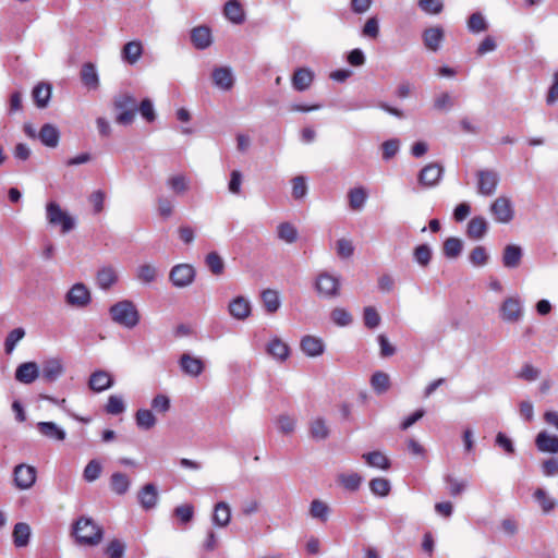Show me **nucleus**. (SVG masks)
Returning <instances> with one entry per match:
<instances>
[{
  "instance_id": "nucleus-1",
  "label": "nucleus",
  "mask_w": 558,
  "mask_h": 558,
  "mask_svg": "<svg viewBox=\"0 0 558 558\" xmlns=\"http://www.w3.org/2000/svg\"><path fill=\"white\" fill-rule=\"evenodd\" d=\"M109 314L113 323L128 329H133L141 320L140 312L131 300L114 303L110 306Z\"/></svg>"
},
{
  "instance_id": "nucleus-2",
  "label": "nucleus",
  "mask_w": 558,
  "mask_h": 558,
  "mask_svg": "<svg viewBox=\"0 0 558 558\" xmlns=\"http://www.w3.org/2000/svg\"><path fill=\"white\" fill-rule=\"evenodd\" d=\"M73 534L80 544L87 546L98 545L104 536L102 529L86 517H82L75 522Z\"/></svg>"
},
{
  "instance_id": "nucleus-3",
  "label": "nucleus",
  "mask_w": 558,
  "mask_h": 558,
  "mask_svg": "<svg viewBox=\"0 0 558 558\" xmlns=\"http://www.w3.org/2000/svg\"><path fill=\"white\" fill-rule=\"evenodd\" d=\"M114 109L119 111L116 122L122 125H129L134 121L137 111V101L131 94H121L114 98Z\"/></svg>"
},
{
  "instance_id": "nucleus-4",
  "label": "nucleus",
  "mask_w": 558,
  "mask_h": 558,
  "mask_svg": "<svg viewBox=\"0 0 558 558\" xmlns=\"http://www.w3.org/2000/svg\"><path fill=\"white\" fill-rule=\"evenodd\" d=\"M315 290L323 299H335L340 295V277L327 271L319 272L315 279Z\"/></svg>"
},
{
  "instance_id": "nucleus-5",
  "label": "nucleus",
  "mask_w": 558,
  "mask_h": 558,
  "mask_svg": "<svg viewBox=\"0 0 558 558\" xmlns=\"http://www.w3.org/2000/svg\"><path fill=\"white\" fill-rule=\"evenodd\" d=\"M46 218L49 225L59 226L62 233H68L75 227V220L56 202L46 205Z\"/></svg>"
},
{
  "instance_id": "nucleus-6",
  "label": "nucleus",
  "mask_w": 558,
  "mask_h": 558,
  "mask_svg": "<svg viewBox=\"0 0 558 558\" xmlns=\"http://www.w3.org/2000/svg\"><path fill=\"white\" fill-rule=\"evenodd\" d=\"M475 177L477 194L488 197L496 193L500 181L497 171L489 169L478 170Z\"/></svg>"
},
{
  "instance_id": "nucleus-7",
  "label": "nucleus",
  "mask_w": 558,
  "mask_h": 558,
  "mask_svg": "<svg viewBox=\"0 0 558 558\" xmlns=\"http://www.w3.org/2000/svg\"><path fill=\"white\" fill-rule=\"evenodd\" d=\"M500 318L510 324L519 323L524 313L522 301L519 296H509L504 300L499 308Z\"/></svg>"
},
{
  "instance_id": "nucleus-8",
  "label": "nucleus",
  "mask_w": 558,
  "mask_h": 558,
  "mask_svg": "<svg viewBox=\"0 0 558 558\" xmlns=\"http://www.w3.org/2000/svg\"><path fill=\"white\" fill-rule=\"evenodd\" d=\"M65 302L72 307L84 308L92 302V295L84 283L77 282L66 292Z\"/></svg>"
},
{
  "instance_id": "nucleus-9",
  "label": "nucleus",
  "mask_w": 558,
  "mask_h": 558,
  "mask_svg": "<svg viewBox=\"0 0 558 558\" xmlns=\"http://www.w3.org/2000/svg\"><path fill=\"white\" fill-rule=\"evenodd\" d=\"M490 213L500 223H509L514 217L512 203L506 196H499L492 203Z\"/></svg>"
},
{
  "instance_id": "nucleus-10",
  "label": "nucleus",
  "mask_w": 558,
  "mask_h": 558,
  "mask_svg": "<svg viewBox=\"0 0 558 558\" xmlns=\"http://www.w3.org/2000/svg\"><path fill=\"white\" fill-rule=\"evenodd\" d=\"M195 278V270L189 264H179L172 267L169 279L177 288L190 286Z\"/></svg>"
},
{
  "instance_id": "nucleus-11",
  "label": "nucleus",
  "mask_w": 558,
  "mask_h": 558,
  "mask_svg": "<svg viewBox=\"0 0 558 558\" xmlns=\"http://www.w3.org/2000/svg\"><path fill=\"white\" fill-rule=\"evenodd\" d=\"M36 469L28 464H19L14 468V484L19 489L25 490L31 488L36 482Z\"/></svg>"
},
{
  "instance_id": "nucleus-12",
  "label": "nucleus",
  "mask_w": 558,
  "mask_h": 558,
  "mask_svg": "<svg viewBox=\"0 0 558 558\" xmlns=\"http://www.w3.org/2000/svg\"><path fill=\"white\" fill-rule=\"evenodd\" d=\"M228 312L232 318L236 320H245L252 314L251 302L248 299L238 295L229 302Z\"/></svg>"
},
{
  "instance_id": "nucleus-13",
  "label": "nucleus",
  "mask_w": 558,
  "mask_h": 558,
  "mask_svg": "<svg viewBox=\"0 0 558 558\" xmlns=\"http://www.w3.org/2000/svg\"><path fill=\"white\" fill-rule=\"evenodd\" d=\"M442 172L444 169L439 163H428L420 171L418 182L424 187H433L439 183Z\"/></svg>"
},
{
  "instance_id": "nucleus-14",
  "label": "nucleus",
  "mask_w": 558,
  "mask_h": 558,
  "mask_svg": "<svg viewBox=\"0 0 558 558\" xmlns=\"http://www.w3.org/2000/svg\"><path fill=\"white\" fill-rule=\"evenodd\" d=\"M179 365L181 371L191 377H198L205 368L204 362L199 357L193 356L190 353H183L180 356Z\"/></svg>"
},
{
  "instance_id": "nucleus-15",
  "label": "nucleus",
  "mask_w": 558,
  "mask_h": 558,
  "mask_svg": "<svg viewBox=\"0 0 558 558\" xmlns=\"http://www.w3.org/2000/svg\"><path fill=\"white\" fill-rule=\"evenodd\" d=\"M300 348L308 357H317L325 352V343L323 339L311 335H306L301 338Z\"/></svg>"
},
{
  "instance_id": "nucleus-16",
  "label": "nucleus",
  "mask_w": 558,
  "mask_h": 558,
  "mask_svg": "<svg viewBox=\"0 0 558 558\" xmlns=\"http://www.w3.org/2000/svg\"><path fill=\"white\" fill-rule=\"evenodd\" d=\"M266 352L279 363L286 362L290 356L289 345L277 336L269 339Z\"/></svg>"
},
{
  "instance_id": "nucleus-17",
  "label": "nucleus",
  "mask_w": 558,
  "mask_h": 558,
  "mask_svg": "<svg viewBox=\"0 0 558 558\" xmlns=\"http://www.w3.org/2000/svg\"><path fill=\"white\" fill-rule=\"evenodd\" d=\"M113 377L107 371L98 369L90 374L88 387L94 392H102L113 386Z\"/></svg>"
},
{
  "instance_id": "nucleus-18",
  "label": "nucleus",
  "mask_w": 558,
  "mask_h": 558,
  "mask_svg": "<svg viewBox=\"0 0 558 558\" xmlns=\"http://www.w3.org/2000/svg\"><path fill=\"white\" fill-rule=\"evenodd\" d=\"M36 428L48 440L61 442L66 438V432L54 422H38Z\"/></svg>"
},
{
  "instance_id": "nucleus-19",
  "label": "nucleus",
  "mask_w": 558,
  "mask_h": 558,
  "mask_svg": "<svg viewBox=\"0 0 558 558\" xmlns=\"http://www.w3.org/2000/svg\"><path fill=\"white\" fill-rule=\"evenodd\" d=\"M214 85L221 90H229L234 84V76L231 68L218 66L213 70Z\"/></svg>"
},
{
  "instance_id": "nucleus-20",
  "label": "nucleus",
  "mask_w": 558,
  "mask_h": 558,
  "mask_svg": "<svg viewBox=\"0 0 558 558\" xmlns=\"http://www.w3.org/2000/svg\"><path fill=\"white\" fill-rule=\"evenodd\" d=\"M39 367L35 362H25L17 366L15 379L22 384L29 385L39 377Z\"/></svg>"
},
{
  "instance_id": "nucleus-21",
  "label": "nucleus",
  "mask_w": 558,
  "mask_h": 558,
  "mask_svg": "<svg viewBox=\"0 0 558 558\" xmlns=\"http://www.w3.org/2000/svg\"><path fill=\"white\" fill-rule=\"evenodd\" d=\"M314 81V72L308 68H299L292 75V86L298 92L308 89Z\"/></svg>"
},
{
  "instance_id": "nucleus-22",
  "label": "nucleus",
  "mask_w": 558,
  "mask_h": 558,
  "mask_svg": "<svg viewBox=\"0 0 558 558\" xmlns=\"http://www.w3.org/2000/svg\"><path fill=\"white\" fill-rule=\"evenodd\" d=\"M166 185L173 194L182 196L190 190L191 180L184 173H177L167 179Z\"/></svg>"
},
{
  "instance_id": "nucleus-23",
  "label": "nucleus",
  "mask_w": 558,
  "mask_h": 558,
  "mask_svg": "<svg viewBox=\"0 0 558 558\" xmlns=\"http://www.w3.org/2000/svg\"><path fill=\"white\" fill-rule=\"evenodd\" d=\"M535 445L542 452L558 453V436L546 430L537 434Z\"/></svg>"
},
{
  "instance_id": "nucleus-24",
  "label": "nucleus",
  "mask_w": 558,
  "mask_h": 558,
  "mask_svg": "<svg viewBox=\"0 0 558 558\" xmlns=\"http://www.w3.org/2000/svg\"><path fill=\"white\" fill-rule=\"evenodd\" d=\"M138 501L145 510L155 508L158 502L157 487L151 483L144 485L138 492Z\"/></svg>"
},
{
  "instance_id": "nucleus-25",
  "label": "nucleus",
  "mask_w": 558,
  "mask_h": 558,
  "mask_svg": "<svg viewBox=\"0 0 558 558\" xmlns=\"http://www.w3.org/2000/svg\"><path fill=\"white\" fill-rule=\"evenodd\" d=\"M64 373V366L60 359L47 360L43 365V378L46 381H56Z\"/></svg>"
},
{
  "instance_id": "nucleus-26",
  "label": "nucleus",
  "mask_w": 558,
  "mask_h": 558,
  "mask_svg": "<svg viewBox=\"0 0 558 558\" xmlns=\"http://www.w3.org/2000/svg\"><path fill=\"white\" fill-rule=\"evenodd\" d=\"M523 256L522 248L515 244L506 245L502 253V265L506 268H517L519 267L521 259Z\"/></svg>"
},
{
  "instance_id": "nucleus-27",
  "label": "nucleus",
  "mask_w": 558,
  "mask_h": 558,
  "mask_svg": "<svg viewBox=\"0 0 558 558\" xmlns=\"http://www.w3.org/2000/svg\"><path fill=\"white\" fill-rule=\"evenodd\" d=\"M191 40L195 48L201 50L206 49L213 43L211 32L206 26L195 27L191 32Z\"/></svg>"
},
{
  "instance_id": "nucleus-28",
  "label": "nucleus",
  "mask_w": 558,
  "mask_h": 558,
  "mask_svg": "<svg viewBox=\"0 0 558 558\" xmlns=\"http://www.w3.org/2000/svg\"><path fill=\"white\" fill-rule=\"evenodd\" d=\"M38 138L45 146L54 148L59 144L60 132L57 126L46 123L41 126Z\"/></svg>"
},
{
  "instance_id": "nucleus-29",
  "label": "nucleus",
  "mask_w": 558,
  "mask_h": 558,
  "mask_svg": "<svg viewBox=\"0 0 558 558\" xmlns=\"http://www.w3.org/2000/svg\"><path fill=\"white\" fill-rule=\"evenodd\" d=\"M444 39V31L440 26L429 27L423 33V41L427 49L437 51Z\"/></svg>"
},
{
  "instance_id": "nucleus-30",
  "label": "nucleus",
  "mask_w": 558,
  "mask_h": 558,
  "mask_svg": "<svg viewBox=\"0 0 558 558\" xmlns=\"http://www.w3.org/2000/svg\"><path fill=\"white\" fill-rule=\"evenodd\" d=\"M488 229L486 219L482 216L473 217L466 228V234L470 239L480 240L484 238Z\"/></svg>"
},
{
  "instance_id": "nucleus-31",
  "label": "nucleus",
  "mask_w": 558,
  "mask_h": 558,
  "mask_svg": "<svg viewBox=\"0 0 558 558\" xmlns=\"http://www.w3.org/2000/svg\"><path fill=\"white\" fill-rule=\"evenodd\" d=\"M97 284L102 290H108L118 281L117 270L112 266H104L97 271Z\"/></svg>"
},
{
  "instance_id": "nucleus-32",
  "label": "nucleus",
  "mask_w": 558,
  "mask_h": 558,
  "mask_svg": "<svg viewBox=\"0 0 558 558\" xmlns=\"http://www.w3.org/2000/svg\"><path fill=\"white\" fill-rule=\"evenodd\" d=\"M349 206L354 211H360L364 208L368 198L367 190L363 186H356L348 192Z\"/></svg>"
},
{
  "instance_id": "nucleus-33",
  "label": "nucleus",
  "mask_w": 558,
  "mask_h": 558,
  "mask_svg": "<svg viewBox=\"0 0 558 558\" xmlns=\"http://www.w3.org/2000/svg\"><path fill=\"white\" fill-rule=\"evenodd\" d=\"M231 520L230 506L225 501L215 505L213 513V523L218 527H226Z\"/></svg>"
},
{
  "instance_id": "nucleus-34",
  "label": "nucleus",
  "mask_w": 558,
  "mask_h": 558,
  "mask_svg": "<svg viewBox=\"0 0 558 558\" xmlns=\"http://www.w3.org/2000/svg\"><path fill=\"white\" fill-rule=\"evenodd\" d=\"M32 535L31 526L25 522H19L14 525L12 537L15 547H26Z\"/></svg>"
},
{
  "instance_id": "nucleus-35",
  "label": "nucleus",
  "mask_w": 558,
  "mask_h": 558,
  "mask_svg": "<svg viewBox=\"0 0 558 558\" xmlns=\"http://www.w3.org/2000/svg\"><path fill=\"white\" fill-rule=\"evenodd\" d=\"M310 435L313 439L320 441L329 436V427L324 417L317 416L310 423Z\"/></svg>"
},
{
  "instance_id": "nucleus-36",
  "label": "nucleus",
  "mask_w": 558,
  "mask_h": 558,
  "mask_svg": "<svg viewBox=\"0 0 558 558\" xmlns=\"http://www.w3.org/2000/svg\"><path fill=\"white\" fill-rule=\"evenodd\" d=\"M52 87L48 83H39L33 89V98L38 108H46L51 98Z\"/></svg>"
},
{
  "instance_id": "nucleus-37",
  "label": "nucleus",
  "mask_w": 558,
  "mask_h": 558,
  "mask_svg": "<svg viewBox=\"0 0 558 558\" xmlns=\"http://www.w3.org/2000/svg\"><path fill=\"white\" fill-rule=\"evenodd\" d=\"M81 80L89 89H97L99 86V77L96 66L93 63H85L81 70Z\"/></svg>"
},
{
  "instance_id": "nucleus-38",
  "label": "nucleus",
  "mask_w": 558,
  "mask_h": 558,
  "mask_svg": "<svg viewBox=\"0 0 558 558\" xmlns=\"http://www.w3.org/2000/svg\"><path fill=\"white\" fill-rule=\"evenodd\" d=\"M135 423L140 429L149 430L157 424V418L151 410L138 409L135 413Z\"/></svg>"
},
{
  "instance_id": "nucleus-39",
  "label": "nucleus",
  "mask_w": 558,
  "mask_h": 558,
  "mask_svg": "<svg viewBox=\"0 0 558 558\" xmlns=\"http://www.w3.org/2000/svg\"><path fill=\"white\" fill-rule=\"evenodd\" d=\"M142 52H143V46H142L141 41H138V40L129 41L124 45V47L122 49V58L128 63L134 64L140 60Z\"/></svg>"
},
{
  "instance_id": "nucleus-40",
  "label": "nucleus",
  "mask_w": 558,
  "mask_h": 558,
  "mask_svg": "<svg viewBox=\"0 0 558 558\" xmlns=\"http://www.w3.org/2000/svg\"><path fill=\"white\" fill-rule=\"evenodd\" d=\"M260 298L267 313L274 314L280 308L281 301L276 290L266 289L262 292Z\"/></svg>"
},
{
  "instance_id": "nucleus-41",
  "label": "nucleus",
  "mask_w": 558,
  "mask_h": 558,
  "mask_svg": "<svg viewBox=\"0 0 558 558\" xmlns=\"http://www.w3.org/2000/svg\"><path fill=\"white\" fill-rule=\"evenodd\" d=\"M225 15L234 24H241L244 22L243 8L236 0H229L225 4Z\"/></svg>"
},
{
  "instance_id": "nucleus-42",
  "label": "nucleus",
  "mask_w": 558,
  "mask_h": 558,
  "mask_svg": "<svg viewBox=\"0 0 558 558\" xmlns=\"http://www.w3.org/2000/svg\"><path fill=\"white\" fill-rule=\"evenodd\" d=\"M131 486L129 476L121 472H116L110 477V487L117 495H124Z\"/></svg>"
},
{
  "instance_id": "nucleus-43",
  "label": "nucleus",
  "mask_w": 558,
  "mask_h": 558,
  "mask_svg": "<svg viewBox=\"0 0 558 558\" xmlns=\"http://www.w3.org/2000/svg\"><path fill=\"white\" fill-rule=\"evenodd\" d=\"M362 458L372 468L387 470L390 466L389 459L380 451H372L364 453Z\"/></svg>"
},
{
  "instance_id": "nucleus-44",
  "label": "nucleus",
  "mask_w": 558,
  "mask_h": 558,
  "mask_svg": "<svg viewBox=\"0 0 558 558\" xmlns=\"http://www.w3.org/2000/svg\"><path fill=\"white\" fill-rule=\"evenodd\" d=\"M468 29L472 34H480L488 28V23L481 12L472 13L466 23Z\"/></svg>"
},
{
  "instance_id": "nucleus-45",
  "label": "nucleus",
  "mask_w": 558,
  "mask_h": 558,
  "mask_svg": "<svg viewBox=\"0 0 558 558\" xmlns=\"http://www.w3.org/2000/svg\"><path fill=\"white\" fill-rule=\"evenodd\" d=\"M277 234L279 240L289 244L294 243L299 235L296 228L290 222L279 223L277 227Z\"/></svg>"
},
{
  "instance_id": "nucleus-46",
  "label": "nucleus",
  "mask_w": 558,
  "mask_h": 558,
  "mask_svg": "<svg viewBox=\"0 0 558 558\" xmlns=\"http://www.w3.org/2000/svg\"><path fill=\"white\" fill-rule=\"evenodd\" d=\"M338 482L350 492H355L359 489L362 483V476L357 473H341L337 477Z\"/></svg>"
},
{
  "instance_id": "nucleus-47",
  "label": "nucleus",
  "mask_w": 558,
  "mask_h": 558,
  "mask_svg": "<svg viewBox=\"0 0 558 558\" xmlns=\"http://www.w3.org/2000/svg\"><path fill=\"white\" fill-rule=\"evenodd\" d=\"M463 248V243L460 239L451 236L444 243V254L447 258H457Z\"/></svg>"
},
{
  "instance_id": "nucleus-48",
  "label": "nucleus",
  "mask_w": 558,
  "mask_h": 558,
  "mask_svg": "<svg viewBox=\"0 0 558 558\" xmlns=\"http://www.w3.org/2000/svg\"><path fill=\"white\" fill-rule=\"evenodd\" d=\"M136 278L143 283H150L157 278V268L151 264L140 265L136 269Z\"/></svg>"
},
{
  "instance_id": "nucleus-49",
  "label": "nucleus",
  "mask_w": 558,
  "mask_h": 558,
  "mask_svg": "<svg viewBox=\"0 0 558 558\" xmlns=\"http://www.w3.org/2000/svg\"><path fill=\"white\" fill-rule=\"evenodd\" d=\"M310 513L312 518L325 522L328 520L329 507L324 501L315 499L311 502Z\"/></svg>"
},
{
  "instance_id": "nucleus-50",
  "label": "nucleus",
  "mask_w": 558,
  "mask_h": 558,
  "mask_svg": "<svg viewBox=\"0 0 558 558\" xmlns=\"http://www.w3.org/2000/svg\"><path fill=\"white\" fill-rule=\"evenodd\" d=\"M25 330L22 327L15 328L9 332L4 341L5 353L11 354L16 344L24 338Z\"/></svg>"
},
{
  "instance_id": "nucleus-51",
  "label": "nucleus",
  "mask_w": 558,
  "mask_h": 558,
  "mask_svg": "<svg viewBox=\"0 0 558 558\" xmlns=\"http://www.w3.org/2000/svg\"><path fill=\"white\" fill-rule=\"evenodd\" d=\"M413 256L420 266L426 267L432 260V248L427 244H421L414 248Z\"/></svg>"
},
{
  "instance_id": "nucleus-52",
  "label": "nucleus",
  "mask_w": 558,
  "mask_h": 558,
  "mask_svg": "<svg viewBox=\"0 0 558 558\" xmlns=\"http://www.w3.org/2000/svg\"><path fill=\"white\" fill-rule=\"evenodd\" d=\"M150 407L151 411L166 414L171 407L170 398L165 393H158L151 399Z\"/></svg>"
},
{
  "instance_id": "nucleus-53",
  "label": "nucleus",
  "mask_w": 558,
  "mask_h": 558,
  "mask_svg": "<svg viewBox=\"0 0 558 558\" xmlns=\"http://www.w3.org/2000/svg\"><path fill=\"white\" fill-rule=\"evenodd\" d=\"M489 255L486 248L482 245L475 246L469 256L470 263L475 267L485 266L488 262Z\"/></svg>"
},
{
  "instance_id": "nucleus-54",
  "label": "nucleus",
  "mask_w": 558,
  "mask_h": 558,
  "mask_svg": "<svg viewBox=\"0 0 558 558\" xmlns=\"http://www.w3.org/2000/svg\"><path fill=\"white\" fill-rule=\"evenodd\" d=\"M101 471V463L98 460L93 459L86 464L83 471V477L86 482L92 483L100 476Z\"/></svg>"
},
{
  "instance_id": "nucleus-55",
  "label": "nucleus",
  "mask_w": 558,
  "mask_h": 558,
  "mask_svg": "<svg viewBox=\"0 0 558 558\" xmlns=\"http://www.w3.org/2000/svg\"><path fill=\"white\" fill-rule=\"evenodd\" d=\"M106 412L111 415H119L125 411V404L121 396L111 395L106 404Z\"/></svg>"
},
{
  "instance_id": "nucleus-56",
  "label": "nucleus",
  "mask_w": 558,
  "mask_h": 558,
  "mask_svg": "<svg viewBox=\"0 0 558 558\" xmlns=\"http://www.w3.org/2000/svg\"><path fill=\"white\" fill-rule=\"evenodd\" d=\"M372 388L377 393H384L389 388V376L383 372H376L371 379Z\"/></svg>"
},
{
  "instance_id": "nucleus-57",
  "label": "nucleus",
  "mask_w": 558,
  "mask_h": 558,
  "mask_svg": "<svg viewBox=\"0 0 558 558\" xmlns=\"http://www.w3.org/2000/svg\"><path fill=\"white\" fill-rule=\"evenodd\" d=\"M369 488L373 494L385 497L389 494L391 485L388 480L384 477H376L369 482Z\"/></svg>"
},
{
  "instance_id": "nucleus-58",
  "label": "nucleus",
  "mask_w": 558,
  "mask_h": 558,
  "mask_svg": "<svg viewBox=\"0 0 558 558\" xmlns=\"http://www.w3.org/2000/svg\"><path fill=\"white\" fill-rule=\"evenodd\" d=\"M445 481L448 484L449 494L453 497L461 495L468 487V481L458 480L451 475H447Z\"/></svg>"
},
{
  "instance_id": "nucleus-59",
  "label": "nucleus",
  "mask_w": 558,
  "mask_h": 558,
  "mask_svg": "<svg viewBox=\"0 0 558 558\" xmlns=\"http://www.w3.org/2000/svg\"><path fill=\"white\" fill-rule=\"evenodd\" d=\"M533 496L545 513L551 511L555 508V500L551 499L543 488H537Z\"/></svg>"
},
{
  "instance_id": "nucleus-60",
  "label": "nucleus",
  "mask_w": 558,
  "mask_h": 558,
  "mask_svg": "<svg viewBox=\"0 0 558 558\" xmlns=\"http://www.w3.org/2000/svg\"><path fill=\"white\" fill-rule=\"evenodd\" d=\"M362 35L366 38L376 39L379 35V21L377 16H371L366 20Z\"/></svg>"
},
{
  "instance_id": "nucleus-61",
  "label": "nucleus",
  "mask_w": 558,
  "mask_h": 558,
  "mask_svg": "<svg viewBox=\"0 0 558 558\" xmlns=\"http://www.w3.org/2000/svg\"><path fill=\"white\" fill-rule=\"evenodd\" d=\"M174 515L180 523L187 524L194 518V507L190 504L180 505L174 509Z\"/></svg>"
},
{
  "instance_id": "nucleus-62",
  "label": "nucleus",
  "mask_w": 558,
  "mask_h": 558,
  "mask_svg": "<svg viewBox=\"0 0 558 558\" xmlns=\"http://www.w3.org/2000/svg\"><path fill=\"white\" fill-rule=\"evenodd\" d=\"M417 5L427 14H439L444 9L442 0H418Z\"/></svg>"
},
{
  "instance_id": "nucleus-63",
  "label": "nucleus",
  "mask_w": 558,
  "mask_h": 558,
  "mask_svg": "<svg viewBox=\"0 0 558 558\" xmlns=\"http://www.w3.org/2000/svg\"><path fill=\"white\" fill-rule=\"evenodd\" d=\"M206 265L214 275L222 274L225 268L222 258L216 252H211L206 256Z\"/></svg>"
},
{
  "instance_id": "nucleus-64",
  "label": "nucleus",
  "mask_w": 558,
  "mask_h": 558,
  "mask_svg": "<svg viewBox=\"0 0 558 558\" xmlns=\"http://www.w3.org/2000/svg\"><path fill=\"white\" fill-rule=\"evenodd\" d=\"M331 319L337 326L345 327L351 324L352 316L347 310L337 307L331 312Z\"/></svg>"
}]
</instances>
